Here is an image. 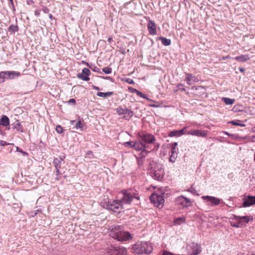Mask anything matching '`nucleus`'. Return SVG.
I'll list each match as a JSON object with an SVG mask.
<instances>
[{"instance_id": "36", "label": "nucleus", "mask_w": 255, "mask_h": 255, "mask_svg": "<svg viewBox=\"0 0 255 255\" xmlns=\"http://www.w3.org/2000/svg\"><path fill=\"white\" fill-rule=\"evenodd\" d=\"M239 221H237V222L236 223H235L234 225L232 224V226L234 227L240 228L242 226V225L241 223H240V224H239Z\"/></svg>"}, {"instance_id": "51", "label": "nucleus", "mask_w": 255, "mask_h": 255, "mask_svg": "<svg viewBox=\"0 0 255 255\" xmlns=\"http://www.w3.org/2000/svg\"><path fill=\"white\" fill-rule=\"evenodd\" d=\"M112 39H113V38L112 37H109L108 39V41L109 43H111V41H112Z\"/></svg>"}, {"instance_id": "44", "label": "nucleus", "mask_w": 255, "mask_h": 255, "mask_svg": "<svg viewBox=\"0 0 255 255\" xmlns=\"http://www.w3.org/2000/svg\"><path fill=\"white\" fill-rule=\"evenodd\" d=\"M16 149L17 151L20 152L22 153L23 154H26V153L24 151H23L22 150L20 149L18 147L16 146Z\"/></svg>"}, {"instance_id": "55", "label": "nucleus", "mask_w": 255, "mask_h": 255, "mask_svg": "<svg viewBox=\"0 0 255 255\" xmlns=\"http://www.w3.org/2000/svg\"><path fill=\"white\" fill-rule=\"evenodd\" d=\"M189 191L191 192V193H194V191H195V190L191 189V190H189Z\"/></svg>"}, {"instance_id": "60", "label": "nucleus", "mask_w": 255, "mask_h": 255, "mask_svg": "<svg viewBox=\"0 0 255 255\" xmlns=\"http://www.w3.org/2000/svg\"><path fill=\"white\" fill-rule=\"evenodd\" d=\"M49 17H50V18H51V17H52V15H51V14H50Z\"/></svg>"}, {"instance_id": "56", "label": "nucleus", "mask_w": 255, "mask_h": 255, "mask_svg": "<svg viewBox=\"0 0 255 255\" xmlns=\"http://www.w3.org/2000/svg\"><path fill=\"white\" fill-rule=\"evenodd\" d=\"M75 121H71V123L72 124H74V123H75Z\"/></svg>"}, {"instance_id": "62", "label": "nucleus", "mask_w": 255, "mask_h": 255, "mask_svg": "<svg viewBox=\"0 0 255 255\" xmlns=\"http://www.w3.org/2000/svg\"><path fill=\"white\" fill-rule=\"evenodd\" d=\"M254 156H255V157H254V160H255V154H254Z\"/></svg>"}, {"instance_id": "38", "label": "nucleus", "mask_w": 255, "mask_h": 255, "mask_svg": "<svg viewBox=\"0 0 255 255\" xmlns=\"http://www.w3.org/2000/svg\"><path fill=\"white\" fill-rule=\"evenodd\" d=\"M9 144H11L7 143L5 141L0 140V145L1 146H5V145H9ZM12 144L13 145V144Z\"/></svg>"}, {"instance_id": "9", "label": "nucleus", "mask_w": 255, "mask_h": 255, "mask_svg": "<svg viewBox=\"0 0 255 255\" xmlns=\"http://www.w3.org/2000/svg\"><path fill=\"white\" fill-rule=\"evenodd\" d=\"M107 208L115 213H120V209H124L119 200H114L112 202H108L107 204Z\"/></svg>"}, {"instance_id": "33", "label": "nucleus", "mask_w": 255, "mask_h": 255, "mask_svg": "<svg viewBox=\"0 0 255 255\" xmlns=\"http://www.w3.org/2000/svg\"><path fill=\"white\" fill-rule=\"evenodd\" d=\"M102 70L105 74H110L112 72V68L110 67L104 68H103Z\"/></svg>"}, {"instance_id": "43", "label": "nucleus", "mask_w": 255, "mask_h": 255, "mask_svg": "<svg viewBox=\"0 0 255 255\" xmlns=\"http://www.w3.org/2000/svg\"><path fill=\"white\" fill-rule=\"evenodd\" d=\"M55 130L58 133H62L64 129L63 128H55Z\"/></svg>"}, {"instance_id": "37", "label": "nucleus", "mask_w": 255, "mask_h": 255, "mask_svg": "<svg viewBox=\"0 0 255 255\" xmlns=\"http://www.w3.org/2000/svg\"><path fill=\"white\" fill-rule=\"evenodd\" d=\"M17 26H15L14 25H10L9 27V29L10 30H12V31H16L17 29Z\"/></svg>"}, {"instance_id": "3", "label": "nucleus", "mask_w": 255, "mask_h": 255, "mask_svg": "<svg viewBox=\"0 0 255 255\" xmlns=\"http://www.w3.org/2000/svg\"><path fill=\"white\" fill-rule=\"evenodd\" d=\"M134 199L138 201L139 197L131 190H125L123 191V197L119 201L125 208V205L130 204Z\"/></svg>"}, {"instance_id": "13", "label": "nucleus", "mask_w": 255, "mask_h": 255, "mask_svg": "<svg viewBox=\"0 0 255 255\" xmlns=\"http://www.w3.org/2000/svg\"><path fill=\"white\" fill-rule=\"evenodd\" d=\"M202 198L205 200L210 202L212 203V206H216L220 204L221 200L215 197L210 196H203Z\"/></svg>"}, {"instance_id": "50", "label": "nucleus", "mask_w": 255, "mask_h": 255, "mask_svg": "<svg viewBox=\"0 0 255 255\" xmlns=\"http://www.w3.org/2000/svg\"><path fill=\"white\" fill-rule=\"evenodd\" d=\"M93 89L96 90H100V88L98 87H97L96 86H94L93 87Z\"/></svg>"}, {"instance_id": "17", "label": "nucleus", "mask_w": 255, "mask_h": 255, "mask_svg": "<svg viewBox=\"0 0 255 255\" xmlns=\"http://www.w3.org/2000/svg\"><path fill=\"white\" fill-rule=\"evenodd\" d=\"M233 219L235 220L236 221H239V224L241 223L242 225L243 223H248L250 220L249 216H239L237 215H233Z\"/></svg>"}, {"instance_id": "22", "label": "nucleus", "mask_w": 255, "mask_h": 255, "mask_svg": "<svg viewBox=\"0 0 255 255\" xmlns=\"http://www.w3.org/2000/svg\"><path fill=\"white\" fill-rule=\"evenodd\" d=\"M157 39L161 41L162 44L164 46H168L171 43V41L169 39H167L164 37H159L157 38Z\"/></svg>"}, {"instance_id": "27", "label": "nucleus", "mask_w": 255, "mask_h": 255, "mask_svg": "<svg viewBox=\"0 0 255 255\" xmlns=\"http://www.w3.org/2000/svg\"><path fill=\"white\" fill-rule=\"evenodd\" d=\"M77 78L85 81H88L90 80L89 77L86 76L85 75H84L83 73H78L77 74Z\"/></svg>"}, {"instance_id": "25", "label": "nucleus", "mask_w": 255, "mask_h": 255, "mask_svg": "<svg viewBox=\"0 0 255 255\" xmlns=\"http://www.w3.org/2000/svg\"><path fill=\"white\" fill-rule=\"evenodd\" d=\"M124 118H125L126 119H128L133 115V114L131 110L127 109V111L124 113Z\"/></svg>"}, {"instance_id": "53", "label": "nucleus", "mask_w": 255, "mask_h": 255, "mask_svg": "<svg viewBox=\"0 0 255 255\" xmlns=\"http://www.w3.org/2000/svg\"><path fill=\"white\" fill-rule=\"evenodd\" d=\"M240 71L242 72H244L245 71V69L243 68H240Z\"/></svg>"}, {"instance_id": "8", "label": "nucleus", "mask_w": 255, "mask_h": 255, "mask_svg": "<svg viewBox=\"0 0 255 255\" xmlns=\"http://www.w3.org/2000/svg\"><path fill=\"white\" fill-rule=\"evenodd\" d=\"M150 200L154 205L159 208H161L163 207L164 200L163 197L159 194L157 193H153L150 196Z\"/></svg>"}, {"instance_id": "32", "label": "nucleus", "mask_w": 255, "mask_h": 255, "mask_svg": "<svg viewBox=\"0 0 255 255\" xmlns=\"http://www.w3.org/2000/svg\"><path fill=\"white\" fill-rule=\"evenodd\" d=\"M176 225L181 224L182 223H185V218L184 217H181L179 218H176Z\"/></svg>"}, {"instance_id": "21", "label": "nucleus", "mask_w": 255, "mask_h": 255, "mask_svg": "<svg viewBox=\"0 0 255 255\" xmlns=\"http://www.w3.org/2000/svg\"><path fill=\"white\" fill-rule=\"evenodd\" d=\"M236 60H237L239 62H246L250 59V57L248 55H242L239 56H237L234 58Z\"/></svg>"}, {"instance_id": "47", "label": "nucleus", "mask_w": 255, "mask_h": 255, "mask_svg": "<svg viewBox=\"0 0 255 255\" xmlns=\"http://www.w3.org/2000/svg\"><path fill=\"white\" fill-rule=\"evenodd\" d=\"M186 129L187 128H182V129L179 131L180 133L179 134V135H181V134H184V131L186 130Z\"/></svg>"}, {"instance_id": "10", "label": "nucleus", "mask_w": 255, "mask_h": 255, "mask_svg": "<svg viewBox=\"0 0 255 255\" xmlns=\"http://www.w3.org/2000/svg\"><path fill=\"white\" fill-rule=\"evenodd\" d=\"M255 205V196L248 195L244 196L243 198V204L240 207H248Z\"/></svg>"}, {"instance_id": "14", "label": "nucleus", "mask_w": 255, "mask_h": 255, "mask_svg": "<svg viewBox=\"0 0 255 255\" xmlns=\"http://www.w3.org/2000/svg\"><path fill=\"white\" fill-rule=\"evenodd\" d=\"M170 146L171 147V149L168 151V159L170 162L174 163L175 161V157L174 156L175 149V143L170 144Z\"/></svg>"}, {"instance_id": "2", "label": "nucleus", "mask_w": 255, "mask_h": 255, "mask_svg": "<svg viewBox=\"0 0 255 255\" xmlns=\"http://www.w3.org/2000/svg\"><path fill=\"white\" fill-rule=\"evenodd\" d=\"M147 169L151 176L156 180H160L164 176V171L161 164L153 161H150Z\"/></svg>"}, {"instance_id": "28", "label": "nucleus", "mask_w": 255, "mask_h": 255, "mask_svg": "<svg viewBox=\"0 0 255 255\" xmlns=\"http://www.w3.org/2000/svg\"><path fill=\"white\" fill-rule=\"evenodd\" d=\"M61 162L60 160L57 158H54L53 160V164L55 166V168H61Z\"/></svg>"}, {"instance_id": "48", "label": "nucleus", "mask_w": 255, "mask_h": 255, "mask_svg": "<svg viewBox=\"0 0 255 255\" xmlns=\"http://www.w3.org/2000/svg\"><path fill=\"white\" fill-rule=\"evenodd\" d=\"M104 78L105 79L109 80H111V81L113 82V78L112 77H111L107 76V77H106Z\"/></svg>"}, {"instance_id": "20", "label": "nucleus", "mask_w": 255, "mask_h": 255, "mask_svg": "<svg viewBox=\"0 0 255 255\" xmlns=\"http://www.w3.org/2000/svg\"><path fill=\"white\" fill-rule=\"evenodd\" d=\"M9 120L5 115H2L0 119V125L3 127H7L9 125Z\"/></svg>"}, {"instance_id": "15", "label": "nucleus", "mask_w": 255, "mask_h": 255, "mask_svg": "<svg viewBox=\"0 0 255 255\" xmlns=\"http://www.w3.org/2000/svg\"><path fill=\"white\" fill-rule=\"evenodd\" d=\"M147 29L151 35H156V28L155 23L151 20H149L147 23Z\"/></svg>"}, {"instance_id": "24", "label": "nucleus", "mask_w": 255, "mask_h": 255, "mask_svg": "<svg viewBox=\"0 0 255 255\" xmlns=\"http://www.w3.org/2000/svg\"><path fill=\"white\" fill-rule=\"evenodd\" d=\"M113 92H106V93L99 92L97 93V95L98 96H99L101 97L106 98L107 97L111 96V95H113Z\"/></svg>"}, {"instance_id": "39", "label": "nucleus", "mask_w": 255, "mask_h": 255, "mask_svg": "<svg viewBox=\"0 0 255 255\" xmlns=\"http://www.w3.org/2000/svg\"><path fill=\"white\" fill-rule=\"evenodd\" d=\"M75 128H82V124L80 121H78L76 122Z\"/></svg>"}, {"instance_id": "4", "label": "nucleus", "mask_w": 255, "mask_h": 255, "mask_svg": "<svg viewBox=\"0 0 255 255\" xmlns=\"http://www.w3.org/2000/svg\"><path fill=\"white\" fill-rule=\"evenodd\" d=\"M133 249L134 252L137 254H149L152 250V247L150 243L143 242L135 244L133 247Z\"/></svg>"}, {"instance_id": "30", "label": "nucleus", "mask_w": 255, "mask_h": 255, "mask_svg": "<svg viewBox=\"0 0 255 255\" xmlns=\"http://www.w3.org/2000/svg\"><path fill=\"white\" fill-rule=\"evenodd\" d=\"M134 91H135V93H136V95L142 98H144V99H147V100H149L148 98H147L145 95L143 94L142 93H141V92H139L138 91V90H134Z\"/></svg>"}, {"instance_id": "23", "label": "nucleus", "mask_w": 255, "mask_h": 255, "mask_svg": "<svg viewBox=\"0 0 255 255\" xmlns=\"http://www.w3.org/2000/svg\"><path fill=\"white\" fill-rule=\"evenodd\" d=\"M228 124H231L233 126L240 127H245V125L243 124V122L240 120H234L228 122Z\"/></svg>"}, {"instance_id": "1", "label": "nucleus", "mask_w": 255, "mask_h": 255, "mask_svg": "<svg viewBox=\"0 0 255 255\" xmlns=\"http://www.w3.org/2000/svg\"><path fill=\"white\" fill-rule=\"evenodd\" d=\"M110 230V236L118 241H127L131 239L132 237L128 232L123 231L119 226L112 225Z\"/></svg>"}, {"instance_id": "46", "label": "nucleus", "mask_w": 255, "mask_h": 255, "mask_svg": "<svg viewBox=\"0 0 255 255\" xmlns=\"http://www.w3.org/2000/svg\"><path fill=\"white\" fill-rule=\"evenodd\" d=\"M169 136H175V130H174L171 131L169 133Z\"/></svg>"}, {"instance_id": "26", "label": "nucleus", "mask_w": 255, "mask_h": 255, "mask_svg": "<svg viewBox=\"0 0 255 255\" xmlns=\"http://www.w3.org/2000/svg\"><path fill=\"white\" fill-rule=\"evenodd\" d=\"M222 101H224L226 105H232L234 103L235 99L224 97L222 98Z\"/></svg>"}, {"instance_id": "59", "label": "nucleus", "mask_w": 255, "mask_h": 255, "mask_svg": "<svg viewBox=\"0 0 255 255\" xmlns=\"http://www.w3.org/2000/svg\"><path fill=\"white\" fill-rule=\"evenodd\" d=\"M134 90H135V89H133V90H132V92H135Z\"/></svg>"}, {"instance_id": "58", "label": "nucleus", "mask_w": 255, "mask_h": 255, "mask_svg": "<svg viewBox=\"0 0 255 255\" xmlns=\"http://www.w3.org/2000/svg\"><path fill=\"white\" fill-rule=\"evenodd\" d=\"M237 255H244V254H238Z\"/></svg>"}, {"instance_id": "34", "label": "nucleus", "mask_w": 255, "mask_h": 255, "mask_svg": "<svg viewBox=\"0 0 255 255\" xmlns=\"http://www.w3.org/2000/svg\"><path fill=\"white\" fill-rule=\"evenodd\" d=\"M133 144H134V142L127 141L124 143V145L126 147L129 146L131 148H133Z\"/></svg>"}, {"instance_id": "11", "label": "nucleus", "mask_w": 255, "mask_h": 255, "mask_svg": "<svg viewBox=\"0 0 255 255\" xmlns=\"http://www.w3.org/2000/svg\"><path fill=\"white\" fill-rule=\"evenodd\" d=\"M139 138L145 145L147 144L154 143L155 138L154 136L149 133H145L139 135Z\"/></svg>"}, {"instance_id": "18", "label": "nucleus", "mask_w": 255, "mask_h": 255, "mask_svg": "<svg viewBox=\"0 0 255 255\" xmlns=\"http://www.w3.org/2000/svg\"><path fill=\"white\" fill-rule=\"evenodd\" d=\"M208 133V131L207 130H202L200 129H191L190 130V133L194 135H197L198 136H202V137H205L207 135Z\"/></svg>"}, {"instance_id": "6", "label": "nucleus", "mask_w": 255, "mask_h": 255, "mask_svg": "<svg viewBox=\"0 0 255 255\" xmlns=\"http://www.w3.org/2000/svg\"><path fill=\"white\" fill-rule=\"evenodd\" d=\"M106 253L108 255H126L127 251L123 247L111 246L107 248Z\"/></svg>"}, {"instance_id": "19", "label": "nucleus", "mask_w": 255, "mask_h": 255, "mask_svg": "<svg viewBox=\"0 0 255 255\" xmlns=\"http://www.w3.org/2000/svg\"><path fill=\"white\" fill-rule=\"evenodd\" d=\"M186 80L187 83L189 85H192L198 81V79L191 74L186 75Z\"/></svg>"}, {"instance_id": "49", "label": "nucleus", "mask_w": 255, "mask_h": 255, "mask_svg": "<svg viewBox=\"0 0 255 255\" xmlns=\"http://www.w3.org/2000/svg\"><path fill=\"white\" fill-rule=\"evenodd\" d=\"M65 158V156H60L59 157V159L60 160V162L61 163L62 161H63L64 159Z\"/></svg>"}, {"instance_id": "42", "label": "nucleus", "mask_w": 255, "mask_h": 255, "mask_svg": "<svg viewBox=\"0 0 255 255\" xmlns=\"http://www.w3.org/2000/svg\"><path fill=\"white\" fill-rule=\"evenodd\" d=\"M68 103L70 104H72L73 105H75V103H76V101L74 99H70L68 101Z\"/></svg>"}, {"instance_id": "61", "label": "nucleus", "mask_w": 255, "mask_h": 255, "mask_svg": "<svg viewBox=\"0 0 255 255\" xmlns=\"http://www.w3.org/2000/svg\"><path fill=\"white\" fill-rule=\"evenodd\" d=\"M173 222H174V223H175V219H174V220H173Z\"/></svg>"}, {"instance_id": "52", "label": "nucleus", "mask_w": 255, "mask_h": 255, "mask_svg": "<svg viewBox=\"0 0 255 255\" xmlns=\"http://www.w3.org/2000/svg\"><path fill=\"white\" fill-rule=\"evenodd\" d=\"M60 168H56V172L57 175H59L60 174Z\"/></svg>"}, {"instance_id": "57", "label": "nucleus", "mask_w": 255, "mask_h": 255, "mask_svg": "<svg viewBox=\"0 0 255 255\" xmlns=\"http://www.w3.org/2000/svg\"><path fill=\"white\" fill-rule=\"evenodd\" d=\"M56 128H62L61 126H57Z\"/></svg>"}, {"instance_id": "16", "label": "nucleus", "mask_w": 255, "mask_h": 255, "mask_svg": "<svg viewBox=\"0 0 255 255\" xmlns=\"http://www.w3.org/2000/svg\"><path fill=\"white\" fill-rule=\"evenodd\" d=\"M147 147L148 146L145 145L140 138L139 141H135L134 144H133V148L137 151L145 150V148Z\"/></svg>"}, {"instance_id": "29", "label": "nucleus", "mask_w": 255, "mask_h": 255, "mask_svg": "<svg viewBox=\"0 0 255 255\" xmlns=\"http://www.w3.org/2000/svg\"><path fill=\"white\" fill-rule=\"evenodd\" d=\"M117 112L119 115H124L125 112L127 111V108H118L116 109Z\"/></svg>"}, {"instance_id": "31", "label": "nucleus", "mask_w": 255, "mask_h": 255, "mask_svg": "<svg viewBox=\"0 0 255 255\" xmlns=\"http://www.w3.org/2000/svg\"><path fill=\"white\" fill-rule=\"evenodd\" d=\"M82 73L86 75V76L88 77L90 75L91 72L89 69H88L87 68H84L82 69Z\"/></svg>"}, {"instance_id": "64", "label": "nucleus", "mask_w": 255, "mask_h": 255, "mask_svg": "<svg viewBox=\"0 0 255 255\" xmlns=\"http://www.w3.org/2000/svg\"><path fill=\"white\" fill-rule=\"evenodd\" d=\"M253 137H255V135L253 136Z\"/></svg>"}, {"instance_id": "5", "label": "nucleus", "mask_w": 255, "mask_h": 255, "mask_svg": "<svg viewBox=\"0 0 255 255\" xmlns=\"http://www.w3.org/2000/svg\"><path fill=\"white\" fill-rule=\"evenodd\" d=\"M186 250L189 255H198L202 252L201 245L194 242L188 244Z\"/></svg>"}, {"instance_id": "54", "label": "nucleus", "mask_w": 255, "mask_h": 255, "mask_svg": "<svg viewBox=\"0 0 255 255\" xmlns=\"http://www.w3.org/2000/svg\"><path fill=\"white\" fill-rule=\"evenodd\" d=\"M10 2V4H11L12 6H13V0H8Z\"/></svg>"}, {"instance_id": "12", "label": "nucleus", "mask_w": 255, "mask_h": 255, "mask_svg": "<svg viewBox=\"0 0 255 255\" xmlns=\"http://www.w3.org/2000/svg\"><path fill=\"white\" fill-rule=\"evenodd\" d=\"M176 204H180L183 207H189L191 205L190 199L181 196L176 198Z\"/></svg>"}, {"instance_id": "45", "label": "nucleus", "mask_w": 255, "mask_h": 255, "mask_svg": "<svg viewBox=\"0 0 255 255\" xmlns=\"http://www.w3.org/2000/svg\"><path fill=\"white\" fill-rule=\"evenodd\" d=\"M126 81L129 83V84H132L134 83V82L133 81V80L131 79H128Z\"/></svg>"}, {"instance_id": "41", "label": "nucleus", "mask_w": 255, "mask_h": 255, "mask_svg": "<svg viewBox=\"0 0 255 255\" xmlns=\"http://www.w3.org/2000/svg\"><path fill=\"white\" fill-rule=\"evenodd\" d=\"M143 162H144V159L142 158L138 159V164L139 165V166H141L143 164Z\"/></svg>"}, {"instance_id": "40", "label": "nucleus", "mask_w": 255, "mask_h": 255, "mask_svg": "<svg viewBox=\"0 0 255 255\" xmlns=\"http://www.w3.org/2000/svg\"><path fill=\"white\" fill-rule=\"evenodd\" d=\"M224 133L228 135H230V136H233L234 138H238L239 137V135L238 134H230L229 133L227 132H224Z\"/></svg>"}, {"instance_id": "7", "label": "nucleus", "mask_w": 255, "mask_h": 255, "mask_svg": "<svg viewBox=\"0 0 255 255\" xmlns=\"http://www.w3.org/2000/svg\"><path fill=\"white\" fill-rule=\"evenodd\" d=\"M21 75L19 72L14 71H5L0 72V78L3 79L12 80Z\"/></svg>"}, {"instance_id": "63", "label": "nucleus", "mask_w": 255, "mask_h": 255, "mask_svg": "<svg viewBox=\"0 0 255 255\" xmlns=\"http://www.w3.org/2000/svg\"><path fill=\"white\" fill-rule=\"evenodd\" d=\"M0 133L2 134V132L0 130Z\"/></svg>"}, {"instance_id": "35", "label": "nucleus", "mask_w": 255, "mask_h": 255, "mask_svg": "<svg viewBox=\"0 0 255 255\" xmlns=\"http://www.w3.org/2000/svg\"><path fill=\"white\" fill-rule=\"evenodd\" d=\"M93 156V152L89 150L86 153L85 158H87V157L91 158Z\"/></svg>"}]
</instances>
